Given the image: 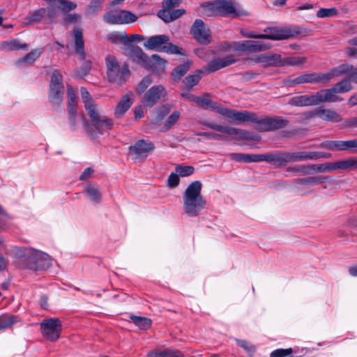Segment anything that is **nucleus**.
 <instances>
[{
    "label": "nucleus",
    "instance_id": "79ce46f5",
    "mask_svg": "<svg viewBox=\"0 0 357 357\" xmlns=\"http://www.w3.org/2000/svg\"><path fill=\"white\" fill-rule=\"evenodd\" d=\"M130 319L136 326L142 330L149 329L152 324L151 320L147 317L133 315L130 317Z\"/></svg>",
    "mask_w": 357,
    "mask_h": 357
},
{
    "label": "nucleus",
    "instance_id": "bb28decb",
    "mask_svg": "<svg viewBox=\"0 0 357 357\" xmlns=\"http://www.w3.org/2000/svg\"><path fill=\"white\" fill-rule=\"evenodd\" d=\"M206 127L215 130L216 131L225 133L229 135H237L240 133L241 130L225 126L218 125L214 123L204 121L202 123Z\"/></svg>",
    "mask_w": 357,
    "mask_h": 357
},
{
    "label": "nucleus",
    "instance_id": "49530a36",
    "mask_svg": "<svg viewBox=\"0 0 357 357\" xmlns=\"http://www.w3.org/2000/svg\"><path fill=\"white\" fill-rule=\"evenodd\" d=\"M350 82L351 80L349 79V77L348 79H345L340 82H337L333 86V87L338 93H346L352 89V86Z\"/></svg>",
    "mask_w": 357,
    "mask_h": 357
},
{
    "label": "nucleus",
    "instance_id": "a19ab883",
    "mask_svg": "<svg viewBox=\"0 0 357 357\" xmlns=\"http://www.w3.org/2000/svg\"><path fill=\"white\" fill-rule=\"evenodd\" d=\"M205 73L203 69L197 70L192 75L187 76L184 80V84L189 88L197 85L202 78L201 74Z\"/></svg>",
    "mask_w": 357,
    "mask_h": 357
},
{
    "label": "nucleus",
    "instance_id": "c756f323",
    "mask_svg": "<svg viewBox=\"0 0 357 357\" xmlns=\"http://www.w3.org/2000/svg\"><path fill=\"white\" fill-rule=\"evenodd\" d=\"M84 192L93 202L98 204L101 201L102 195L99 186L96 183H90L86 186Z\"/></svg>",
    "mask_w": 357,
    "mask_h": 357
},
{
    "label": "nucleus",
    "instance_id": "412c9836",
    "mask_svg": "<svg viewBox=\"0 0 357 357\" xmlns=\"http://www.w3.org/2000/svg\"><path fill=\"white\" fill-rule=\"evenodd\" d=\"M253 61L255 63H263L264 68L274 66L280 67V54H261L256 56Z\"/></svg>",
    "mask_w": 357,
    "mask_h": 357
},
{
    "label": "nucleus",
    "instance_id": "1a4fd4ad",
    "mask_svg": "<svg viewBox=\"0 0 357 357\" xmlns=\"http://www.w3.org/2000/svg\"><path fill=\"white\" fill-rule=\"evenodd\" d=\"M130 56L131 59L141 66L148 69H153L155 64L164 66L165 60L162 59L157 54H153L151 57H149L138 46H132L130 50Z\"/></svg>",
    "mask_w": 357,
    "mask_h": 357
},
{
    "label": "nucleus",
    "instance_id": "7ed1b4c3",
    "mask_svg": "<svg viewBox=\"0 0 357 357\" xmlns=\"http://www.w3.org/2000/svg\"><path fill=\"white\" fill-rule=\"evenodd\" d=\"M248 121L256 123V129L261 132L282 129L289 124V121L282 116L266 117L259 119L255 116L254 113H250L246 110L239 112L236 123Z\"/></svg>",
    "mask_w": 357,
    "mask_h": 357
},
{
    "label": "nucleus",
    "instance_id": "2f4dec72",
    "mask_svg": "<svg viewBox=\"0 0 357 357\" xmlns=\"http://www.w3.org/2000/svg\"><path fill=\"white\" fill-rule=\"evenodd\" d=\"M148 357H184L183 354L177 349H167L162 351L154 350L148 354Z\"/></svg>",
    "mask_w": 357,
    "mask_h": 357
},
{
    "label": "nucleus",
    "instance_id": "864d4df0",
    "mask_svg": "<svg viewBox=\"0 0 357 357\" xmlns=\"http://www.w3.org/2000/svg\"><path fill=\"white\" fill-rule=\"evenodd\" d=\"M293 353L292 348L277 349L270 354V357H294Z\"/></svg>",
    "mask_w": 357,
    "mask_h": 357
},
{
    "label": "nucleus",
    "instance_id": "a18cd8bd",
    "mask_svg": "<svg viewBox=\"0 0 357 357\" xmlns=\"http://www.w3.org/2000/svg\"><path fill=\"white\" fill-rule=\"evenodd\" d=\"M172 109V105L169 103L163 104L155 109L156 113V117L158 122H160L163 120Z\"/></svg>",
    "mask_w": 357,
    "mask_h": 357
},
{
    "label": "nucleus",
    "instance_id": "bf43d9fd",
    "mask_svg": "<svg viewBox=\"0 0 357 357\" xmlns=\"http://www.w3.org/2000/svg\"><path fill=\"white\" fill-rule=\"evenodd\" d=\"M289 104L295 107H306L305 95L292 97L291 99H289Z\"/></svg>",
    "mask_w": 357,
    "mask_h": 357
},
{
    "label": "nucleus",
    "instance_id": "39448f33",
    "mask_svg": "<svg viewBox=\"0 0 357 357\" xmlns=\"http://www.w3.org/2000/svg\"><path fill=\"white\" fill-rule=\"evenodd\" d=\"M144 47L147 50H157L171 54L186 55L185 51L169 42L167 35H155L149 37L144 43Z\"/></svg>",
    "mask_w": 357,
    "mask_h": 357
},
{
    "label": "nucleus",
    "instance_id": "052dcab7",
    "mask_svg": "<svg viewBox=\"0 0 357 357\" xmlns=\"http://www.w3.org/2000/svg\"><path fill=\"white\" fill-rule=\"evenodd\" d=\"M288 171H294L296 172H301L304 174H312L311 165H300L292 167H289Z\"/></svg>",
    "mask_w": 357,
    "mask_h": 357
},
{
    "label": "nucleus",
    "instance_id": "a211bd4d",
    "mask_svg": "<svg viewBox=\"0 0 357 357\" xmlns=\"http://www.w3.org/2000/svg\"><path fill=\"white\" fill-rule=\"evenodd\" d=\"M235 62L236 60L232 56H229L223 59L216 58L210 61L206 67L203 68V70L205 74H209L234 63Z\"/></svg>",
    "mask_w": 357,
    "mask_h": 357
},
{
    "label": "nucleus",
    "instance_id": "603ef678",
    "mask_svg": "<svg viewBox=\"0 0 357 357\" xmlns=\"http://www.w3.org/2000/svg\"><path fill=\"white\" fill-rule=\"evenodd\" d=\"M104 0H91L86 8V13L94 14L102 8Z\"/></svg>",
    "mask_w": 357,
    "mask_h": 357
},
{
    "label": "nucleus",
    "instance_id": "774afa93",
    "mask_svg": "<svg viewBox=\"0 0 357 357\" xmlns=\"http://www.w3.org/2000/svg\"><path fill=\"white\" fill-rule=\"evenodd\" d=\"M81 19V15L77 13L68 14L65 16L63 20L65 23L72 24L78 22Z\"/></svg>",
    "mask_w": 357,
    "mask_h": 357
},
{
    "label": "nucleus",
    "instance_id": "09e8293b",
    "mask_svg": "<svg viewBox=\"0 0 357 357\" xmlns=\"http://www.w3.org/2000/svg\"><path fill=\"white\" fill-rule=\"evenodd\" d=\"M50 86L64 87L63 76L59 70H54L51 76Z\"/></svg>",
    "mask_w": 357,
    "mask_h": 357
},
{
    "label": "nucleus",
    "instance_id": "6e6552de",
    "mask_svg": "<svg viewBox=\"0 0 357 357\" xmlns=\"http://www.w3.org/2000/svg\"><path fill=\"white\" fill-rule=\"evenodd\" d=\"M196 103L203 109H209L213 111H216L222 116L226 117L235 123L236 122L239 111L222 107L220 104L210 99L209 94L208 93L204 94L202 96H197V98H196Z\"/></svg>",
    "mask_w": 357,
    "mask_h": 357
},
{
    "label": "nucleus",
    "instance_id": "9d476101",
    "mask_svg": "<svg viewBox=\"0 0 357 357\" xmlns=\"http://www.w3.org/2000/svg\"><path fill=\"white\" fill-rule=\"evenodd\" d=\"M343 67H335L326 73H311L302 74L298 77L299 84H323L328 83L335 75L341 73L344 70Z\"/></svg>",
    "mask_w": 357,
    "mask_h": 357
},
{
    "label": "nucleus",
    "instance_id": "7c9ffc66",
    "mask_svg": "<svg viewBox=\"0 0 357 357\" xmlns=\"http://www.w3.org/2000/svg\"><path fill=\"white\" fill-rule=\"evenodd\" d=\"M42 53V49H35L16 61L17 66H22L24 63L33 65Z\"/></svg>",
    "mask_w": 357,
    "mask_h": 357
},
{
    "label": "nucleus",
    "instance_id": "c9c22d12",
    "mask_svg": "<svg viewBox=\"0 0 357 357\" xmlns=\"http://www.w3.org/2000/svg\"><path fill=\"white\" fill-rule=\"evenodd\" d=\"M337 67H343V71L335 75V77H339L342 75H347L349 77V79L357 84V68H355L353 65L349 63H343Z\"/></svg>",
    "mask_w": 357,
    "mask_h": 357
},
{
    "label": "nucleus",
    "instance_id": "f257e3e1",
    "mask_svg": "<svg viewBox=\"0 0 357 357\" xmlns=\"http://www.w3.org/2000/svg\"><path fill=\"white\" fill-rule=\"evenodd\" d=\"M84 107L89 120L83 118V128L91 139H96L98 135H102L112 128L111 119L100 114L96 104L84 105Z\"/></svg>",
    "mask_w": 357,
    "mask_h": 357
},
{
    "label": "nucleus",
    "instance_id": "72a5a7b5",
    "mask_svg": "<svg viewBox=\"0 0 357 357\" xmlns=\"http://www.w3.org/2000/svg\"><path fill=\"white\" fill-rule=\"evenodd\" d=\"M305 61V57L289 56L283 58L280 55V67H283L286 66H302Z\"/></svg>",
    "mask_w": 357,
    "mask_h": 357
},
{
    "label": "nucleus",
    "instance_id": "4468645a",
    "mask_svg": "<svg viewBox=\"0 0 357 357\" xmlns=\"http://www.w3.org/2000/svg\"><path fill=\"white\" fill-rule=\"evenodd\" d=\"M191 33L200 44L207 45L211 41L210 31L206 27L202 20L197 19L195 21L191 29Z\"/></svg>",
    "mask_w": 357,
    "mask_h": 357
},
{
    "label": "nucleus",
    "instance_id": "de8ad7c7",
    "mask_svg": "<svg viewBox=\"0 0 357 357\" xmlns=\"http://www.w3.org/2000/svg\"><path fill=\"white\" fill-rule=\"evenodd\" d=\"M342 141H324L321 144V147L333 151H342Z\"/></svg>",
    "mask_w": 357,
    "mask_h": 357
},
{
    "label": "nucleus",
    "instance_id": "6e6d98bb",
    "mask_svg": "<svg viewBox=\"0 0 357 357\" xmlns=\"http://www.w3.org/2000/svg\"><path fill=\"white\" fill-rule=\"evenodd\" d=\"M194 167L192 166H183V165H178L175 168L176 172L178 174L179 176H188L193 174L194 172Z\"/></svg>",
    "mask_w": 357,
    "mask_h": 357
},
{
    "label": "nucleus",
    "instance_id": "423d86ee",
    "mask_svg": "<svg viewBox=\"0 0 357 357\" xmlns=\"http://www.w3.org/2000/svg\"><path fill=\"white\" fill-rule=\"evenodd\" d=\"M261 39L282 40L294 38L301 33V28L297 26H268L264 29Z\"/></svg>",
    "mask_w": 357,
    "mask_h": 357
},
{
    "label": "nucleus",
    "instance_id": "b1692460",
    "mask_svg": "<svg viewBox=\"0 0 357 357\" xmlns=\"http://www.w3.org/2000/svg\"><path fill=\"white\" fill-rule=\"evenodd\" d=\"M132 97L133 93L132 92H129L121 98L120 101L117 103L115 109V115L117 117H120L121 115L125 114L127 110H128L133 103Z\"/></svg>",
    "mask_w": 357,
    "mask_h": 357
},
{
    "label": "nucleus",
    "instance_id": "4c0bfd02",
    "mask_svg": "<svg viewBox=\"0 0 357 357\" xmlns=\"http://www.w3.org/2000/svg\"><path fill=\"white\" fill-rule=\"evenodd\" d=\"M328 181V176H311L303 178H298L297 180V183L301 185H314L320 183H325Z\"/></svg>",
    "mask_w": 357,
    "mask_h": 357
},
{
    "label": "nucleus",
    "instance_id": "8fccbe9b",
    "mask_svg": "<svg viewBox=\"0 0 357 357\" xmlns=\"http://www.w3.org/2000/svg\"><path fill=\"white\" fill-rule=\"evenodd\" d=\"M181 113L178 111H174L167 119L163 126V130L167 131L178 121Z\"/></svg>",
    "mask_w": 357,
    "mask_h": 357
},
{
    "label": "nucleus",
    "instance_id": "ea45409f",
    "mask_svg": "<svg viewBox=\"0 0 357 357\" xmlns=\"http://www.w3.org/2000/svg\"><path fill=\"white\" fill-rule=\"evenodd\" d=\"M92 68L91 61H85L83 62L79 68L75 70V78L77 79H84L85 76L89 74Z\"/></svg>",
    "mask_w": 357,
    "mask_h": 357
},
{
    "label": "nucleus",
    "instance_id": "e2e57ef3",
    "mask_svg": "<svg viewBox=\"0 0 357 357\" xmlns=\"http://www.w3.org/2000/svg\"><path fill=\"white\" fill-rule=\"evenodd\" d=\"M80 93L82 101L84 103V105H91L93 103V100L90 95L89 92L87 91V89L85 87H81L80 89Z\"/></svg>",
    "mask_w": 357,
    "mask_h": 357
},
{
    "label": "nucleus",
    "instance_id": "a878e982",
    "mask_svg": "<svg viewBox=\"0 0 357 357\" xmlns=\"http://www.w3.org/2000/svg\"><path fill=\"white\" fill-rule=\"evenodd\" d=\"M318 117L327 121L340 122L342 121L341 115L330 109L318 108Z\"/></svg>",
    "mask_w": 357,
    "mask_h": 357
},
{
    "label": "nucleus",
    "instance_id": "e433bc0d",
    "mask_svg": "<svg viewBox=\"0 0 357 357\" xmlns=\"http://www.w3.org/2000/svg\"><path fill=\"white\" fill-rule=\"evenodd\" d=\"M229 157L231 160L242 162H257L258 159V154H245L232 153L229 154Z\"/></svg>",
    "mask_w": 357,
    "mask_h": 357
},
{
    "label": "nucleus",
    "instance_id": "f3484780",
    "mask_svg": "<svg viewBox=\"0 0 357 357\" xmlns=\"http://www.w3.org/2000/svg\"><path fill=\"white\" fill-rule=\"evenodd\" d=\"M219 15L223 17H237L245 13L238 10L231 0H218Z\"/></svg>",
    "mask_w": 357,
    "mask_h": 357
},
{
    "label": "nucleus",
    "instance_id": "473e14b6",
    "mask_svg": "<svg viewBox=\"0 0 357 357\" xmlns=\"http://www.w3.org/2000/svg\"><path fill=\"white\" fill-rule=\"evenodd\" d=\"M46 13V10L44 8H40L38 10H36L33 12H30L29 15L26 17V24L31 25L35 23L40 22L43 18L44 17Z\"/></svg>",
    "mask_w": 357,
    "mask_h": 357
},
{
    "label": "nucleus",
    "instance_id": "5701e85b",
    "mask_svg": "<svg viewBox=\"0 0 357 357\" xmlns=\"http://www.w3.org/2000/svg\"><path fill=\"white\" fill-rule=\"evenodd\" d=\"M73 35L75 37V52L78 54L79 60L83 61L85 59L86 53L82 29L75 27L73 29Z\"/></svg>",
    "mask_w": 357,
    "mask_h": 357
},
{
    "label": "nucleus",
    "instance_id": "0eeeda50",
    "mask_svg": "<svg viewBox=\"0 0 357 357\" xmlns=\"http://www.w3.org/2000/svg\"><path fill=\"white\" fill-rule=\"evenodd\" d=\"M357 169V157H351L347 159L337 160L335 162H325L322 164L311 165L312 173L331 172L335 170H354Z\"/></svg>",
    "mask_w": 357,
    "mask_h": 357
},
{
    "label": "nucleus",
    "instance_id": "37998d69",
    "mask_svg": "<svg viewBox=\"0 0 357 357\" xmlns=\"http://www.w3.org/2000/svg\"><path fill=\"white\" fill-rule=\"evenodd\" d=\"M19 320L17 316L6 314L0 317V331L10 327Z\"/></svg>",
    "mask_w": 357,
    "mask_h": 357
},
{
    "label": "nucleus",
    "instance_id": "69168bd1",
    "mask_svg": "<svg viewBox=\"0 0 357 357\" xmlns=\"http://www.w3.org/2000/svg\"><path fill=\"white\" fill-rule=\"evenodd\" d=\"M158 16L165 22H172L170 8H163L158 13Z\"/></svg>",
    "mask_w": 357,
    "mask_h": 357
},
{
    "label": "nucleus",
    "instance_id": "4be33fe9",
    "mask_svg": "<svg viewBox=\"0 0 357 357\" xmlns=\"http://www.w3.org/2000/svg\"><path fill=\"white\" fill-rule=\"evenodd\" d=\"M64 87L49 86L48 99L52 107L58 108L63 100Z\"/></svg>",
    "mask_w": 357,
    "mask_h": 357
},
{
    "label": "nucleus",
    "instance_id": "aec40b11",
    "mask_svg": "<svg viewBox=\"0 0 357 357\" xmlns=\"http://www.w3.org/2000/svg\"><path fill=\"white\" fill-rule=\"evenodd\" d=\"M137 19L138 17L129 10H120L113 12V24H130L136 22Z\"/></svg>",
    "mask_w": 357,
    "mask_h": 357
},
{
    "label": "nucleus",
    "instance_id": "c03bdc74",
    "mask_svg": "<svg viewBox=\"0 0 357 357\" xmlns=\"http://www.w3.org/2000/svg\"><path fill=\"white\" fill-rule=\"evenodd\" d=\"M113 44L129 45L128 36L125 31H113Z\"/></svg>",
    "mask_w": 357,
    "mask_h": 357
},
{
    "label": "nucleus",
    "instance_id": "c85d7f7f",
    "mask_svg": "<svg viewBox=\"0 0 357 357\" xmlns=\"http://www.w3.org/2000/svg\"><path fill=\"white\" fill-rule=\"evenodd\" d=\"M28 48L29 45L27 43H22L17 39L3 41L1 44V50L6 51H15L18 50H27Z\"/></svg>",
    "mask_w": 357,
    "mask_h": 357
},
{
    "label": "nucleus",
    "instance_id": "0e129e2a",
    "mask_svg": "<svg viewBox=\"0 0 357 357\" xmlns=\"http://www.w3.org/2000/svg\"><path fill=\"white\" fill-rule=\"evenodd\" d=\"M179 176L178 174L172 172L167 179V185L169 188H174L178 185L179 184Z\"/></svg>",
    "mask_w": 357,
    "mask_h": 357
},
{
    "label": "nucleus",
    "instance_id": "680f3d73",
    "mask_svg": "<svg viewBox=\"0 0 357 357\" xmlns=\"http://www.w3.org/2000/svg\"><path fill=\"white\" fill-rule=\"evenodd\" d=\"M77 112H68V123L71 130L74 131L76 130L77 126Z\"/></svg>",
    "mask_w": 357,
    "mask_h": 357
},
{
    "label": "nucleus",
    "instance_id": "338daca9",
    "mask_svg": "<svg viewBox=\"0 0 357 357\" xmlns=\"http://www.w3.org/2000/svg\"><path fill=\"white\" fill-rule=\"evenodd\" d=\"M200 136L205 137L207 139L213 140H222L225 137L220 134L211 132H203L199 134Z\"/></svg>",
    "mask_w": 357,
    "mask_h": 357
},
{
    "label": "nucleus",
    "instance_id": "58836bf2",
    "mask_svg": "<svg viewBox=\"0 0 357 357\" xmlns=\"http://www.w3.org/2000/svg\"><path fill=\"white\" fill-rule=\"evenodd\" d=\"M204 13L207 16L219 15L218 0L212 2H206L202 5Z\"/></svg>",
    "mask_w": 357,
    "mask_h": 357
},
{
    "label": "nucleus",
    "instance_id": "cd10ccee",
    "mask_svg": "<svg viewBox=\"0 0 357 357\" xmlns=\"http://www.w3.org/2000/svg\"><path fill=\"white\" fill-rule=\"evenodd\" d=\"M192 65V62L191 61L187 60L183 63L174 68L171 73V76L173 80L176 82L180 80L190 70Z\"/></svg>",
    "mask_w": 357,
    "mask_h": 357
},
{
    "label": "nucleus",
    "instance_id": "13d9d810",
    "mask_svg": "<svg viewBox=\"0 0 357 357\" xmlns=\"http://www.w3.org/2000/svg\"><path fill=\"white\" fill-rule=\"evenodd\" d=\"M237 344L247 351L250 356L253 355L256 351V347L253 344L249 343L245 340L236 339Z\"/></svg>",
    "mask_w": 357,
    "mask_h": 357
},
{
    "label": "nucleus",
    "instance_id": "dca6fc26",
    "mask_svg": "<svg viewBox=\"0 0 357 357\" xmlns=\"http://www.w3.org/2000/svg\"><path fill=\"white\" fill-rule=\"evenodd\" d=\"M154 148L155 146L152 142L140 139L133 146H130V151L135 155L136 158H146Z\"/></svg>",
    "mask_w": 357,
    "mask_h": 357
},
{
    "label": "nucleus",
    "instance_id": "9b49d317",
    "mask_svg": "<svg viewBox=\"0 0 357 357\" xmlns=\"http://www.w3.org/2000/svg\"><path fill=\"white\" fill-rule=\"evenodd\" d=\"M61 331V322L58 318L46 319L40 323L41 333L50 341L54 342L58 340Z\"/></svg>",
    "mask_w": 357,
    "mask_h": 357
},
{
    "label": "nucleus",
    "instance_id": "ddd939ff",
    "mask_svg": "<svg viewBox=\"0 0 357 357\" xmlns=\"http://www.w3.org/2000/svg\"><path fill=\"white\" fill-rule=\"evenodd\" d=\"M166 95V90L162 85L153 86L144 95L142 103L147 107H152Z\"/></svg>",
    "mask_w": 357,
    "mask_h": 357
},
{
    "label": "nucleus",
    "instance_id": "6ab92c4d",
    "mask_svg": "<svg viewBox=\"0 0 357 357\" xmlns=\"http://www.w3.org/2000/svg\"><path fill=\"white\" fill-rule=\"evenodd\" d=\"M130 72L127 63H124L121 67L117 63L116 59L113 58V82L122 84L129 78Z\"/></svg>",
    "mask_w": 357,
    "mask_h": 357
},
{
    "label": "nucleus",
    "instance_id": "393cba45",
    "mask_svg": "<svg viewBox=\"0 0 357 357\" xmlns=\"http://www.w3.org/2000/svg\"><path fill=\"white\" fill-rule=\"evenodd\" d=\"M321 103L331 102H340L343 100L342 98L338 96V93L335 88L333 86L331 89H321L319 91Z\"/></svg>",
    "mask_w": 357,
    "mask_h": 357
},
{
    "label": "nucleus",
    "instance_id": "f704fd0d",
    "mask_svg": "<svg viewBox=\"0 0 357 357\" xmlns=\"http://www.w3.org/2000/svg\"><path fill=\"white\" fill-rule=\"evenodd\" d=\"M68 100H67V111L77 112V100L76 93L71 85H68Z\"/></svg>",
    "mask_w": 357,
    "mask_h": 357
},
{
    "label": "nucleus",
    "instance_id": "20e7f679",
    "mask_svg": "<svg viewBox=\"0 0 357 357\" xmlns=\"http://www.w3.org/2000/svg\"><path fill=\"white\" fill-rule=\"evenodd\" d=\"M21 268H28L33 271L43 270L52 265L49 256L44 252L33 249L24 252L18 260Z\"/></svg>",
    "mask_w": 357,
    "mask_h": 357
},
{
    "label": "nucleus",
    "instance_id": "f03ea898",
    "mask_svg": "<svg viewBox=\"0 0 357 357\" xmlns=\"http://www.w3.org/2000/svg\"><path fill=\"white\" fill-rule=\"evenodd\" d=\"M202 188V183L195 181L192 182L183 192V210L189 217L198 216L206 204V201L201 193Z\"/></svg>",
    "mask_w": 357,
    "mask_h": 357
},
{
    "label": "nucleus",
    "instance_id": "4d7b16f0",
    "mask_svg": "<svg viewBox=\"0 0 357 357\" xmlns=\"http://www.w3.org/2000/svg\"><path fill=\"white\" fill-rule=\"evenodd\" d=\"M338 13L335 8H321L317 13V16L319 18H324L328 17L335 16Z\"/></svg>",
    "mask_w": 357,
    "mask_h": 357
},
{
    "label": "nucleus",
    "instance_id": "f8f14e48",
    "mask_svg": "<svg viewBox=\"0 0 357 357\" xmlns=\"http://www.w3.org/2000/svg\"><path fill=\"white\" fill-rule=\"evenodd\" d=\"M331 155V153L317 151H286L287 164L289 162L306 161L310 160H317L319 158H328Z\"/></svg>",
    "mask_w": 357,
    "mask_h": 357
},
{
    "label": "nucleus",
    "instance_id": "2eb2a0df",
    "mask_svg": "<svg viewBox=\"0 0 357 357\" xmlns=\"http://www.w3.org/2000/svg\"><path fill=\"white\" fill-rule=\"evenodd\" d=\"M266 161L271 165L281 167L287 165L286 151H275L271 153L258 154L257 162Z\"/></svg>",
    "mask_w": 357,
    "mask_h": 357
},
{
    "label": "nucleus",
    "instance_id": "5fc2aeb1",
    "mask_svg": "<svg viewBox=\"0 0 357 357\" xmlns=\"http://www.w3.org/2000/svg\"><path fill=\"white\" fill-rule=\"evenodd\" d=\"M306 107L315 106L321 104L319 92L317 91L314 94H305Z\"/></svg>",
    "mask_w": 357,
    "mask_h": 357
},
{
    "label": "nucleus",
    "instance_id": "3c124183",
    "mask_svg": "<svg viewBox=\"0 0 357 357\" xmlns=\"http://www.w3.org/2000/svg\"><path fill=\"white\" fill-rule=\"evenodd\" d=\"M251 52H259L268 50L271 47V45L266 44L262 41L251 40Z\"/></svg>",
    "mask_w": 357,
    "mask_h": 357
}]
</instances>
